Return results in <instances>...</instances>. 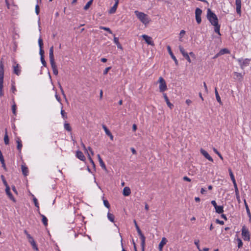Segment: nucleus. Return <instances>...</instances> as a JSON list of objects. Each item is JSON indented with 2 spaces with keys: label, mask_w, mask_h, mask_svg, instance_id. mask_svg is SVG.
<instances>
[{
  "label": "nucleus",
  "mask_w": 251,
  "mask_h": 251,
  "mask_svg": "<svg viewBox=\"0 0 251 251\" xmlns=\"http://www.w3.org/2000/svg\"><path fill=\"white\" fill-rule=\"evenodd\" d=\"M49 58L51 67L52 69L53 74L54 75H57L58 74V72L54 61L53 46L51 47L49 50Z\"/></svg>",
  "instance_id": "1"
},
{
  "label": "nucleus",
  "mask_w": 251,
  "mask_h": 251,
  "mask_svg": "<svg viewBox=\"0 0 251 251\" xmlns=\"http://www.w3.org/2000/svg\"><path fill=\"white\" fill-rule=\"evenodd\" d=\"M134 13L138 19L145 25L150 23L151 20L148 15L137 10L135 11Z\"/></svg>",
  "instance_id": "2"
},
{
  "label": "nucleus",
  "mask_w": 251,
  "mask_h": 251,
  "mask_svg": "<svg viewBox=\"0 0 251 251\" xmlns=\"http://www.w3.org/2000/svg\"><path fill=\"white\" fill-rule=\"evenodd\" d=\"M3 59L1 58L0 63V97L3 96V83L4 77V65L2 62Z\"/></svg>",
  "instance_id": "3"
},
{
  "label": "nucleus",
  "mask_w": 251,
  "mask_h": 251,
  "mask_svg": "<svg viewBox=\"0 0 251 251\" xmlns=\"http://www.w3.org/2000/svg\"><path fill=\"white\" fill-rule=\"evenodd\" d=\"M207 18L213 25L218 24V19L216 15L209 8L207 9Z\"/></svg>",
  "instance_id": "4"
},
{
  "label": "nucleus",
  "mask_w": 251,
  "mask_h": 251,
  "mask_svg": "<svg viewBox=\"0 0 251 251\" xmlns=\"http://www.w3.org/2000/svg\"><path fill=\"white\" fill-rule=\"evenodd\" d=\"M134 223L135 224V226L136 227V229L137 231L138 234L139 236H140V238L141 240V246L142 247V251H144L145 246V240H146V237L144 235V234L142 233L140 228H139V226H138L137 222L136 220H134Z\"/></svg>",
  "instance_id": "5"
},
{
  "label": "nucleus",
  "mask_w": 251,
  "mask_h": 251,
  "mask_svg": "<svg viewBox=\"0 0 251 251\" xmlns=\"http://www.w3.org/2000/svg\"><path fill=\"white\" fill-rule=\"evenodd\" d=\"M158 82L159 83V90L161 92H163L167 89L166 83L162 77L159 78Z\"/></svg>",
  "instance_id": "6"
},
{
  "label": "nucleus",
  "mask_w": 251,
  "mask_h": 251,
  "mask_svg": "<svg viewBox=\"0 0 251 251\" xmlns=\"http://www.w3.org/2000/svg\"><path fill=\"white\" fill-rule=\"evenodd\" d=\"M242 235L243 239L245 241L250 240V234L248 229L244 226L242 229Z\"/></svg>",
  "instance_id": "7"
},
{
  "label": "nucleus",
  "mask_w": 251,
  "mask_h": 251,
  "mask_svg": "<svg viewBox=\"0 0 251 251\" xmlns=\"http://www.w3.org/2000/svg\"><path fill=\"white\" fill-rule=\"evenodd\" d=\"M202 13V10L199 8H197L195 10V17L197 23L200 24L201 22V15Z\"/></svg>",
  "instance_id": "8"
},
{
  "label": "nucleus",
  "mask_w": 251,
  "mask_h": 251,
  "mask_svg": "<svg viewBox=\"0 0 251 251\" xmlns=\"http://www.w3.org/2000/svg\"><path fill=\"white\" fill-rule=\"evenodd\" d=\"M238 62H239L241 68L243 69L245 67L249 65L250 61V59H245L244 60H242V59H238Z\"/></svg>",
  "instance_id": "9"
},
{
  "label": "nucleus",
  "mask_w": 251,
  "mask_h": 251,
  "mask_svg": "<svg viewBox=\"0 0 251 251\" xmlns=\"http://www.w3.org/2000/svg\"><path fill=\"white\" fill-rule=\"evenodd\" d=\"M28 240V242L31 245L33 249L35 251H38V248L36 244L35 241L33 239V237L30 235H28V237L27 238Z\"/></svg>",
  "instance_id": "10"
},
{
  "label": "nucleus",
  "mask_w": 251,
  "mask_h": 251,
  "mask_svg": "<svg viewBox=\"0 0 251 251\" xmlns=\"http://www.w3.org/2000/svg\"><path fill=\"white\" fill-rule=\"evenodd\" d=\"M142 37L148 45H150L152 46H154V44L153 41L152 40L151 37L145 34L143 35Z\"/></svg>",
  "instance_id": "11"
},
{
  "label": "nucleus",
  "mask_w": 251,
  "mask_h": 251,
  "mask_svg": "<svg viewBox=\"0 0 251 251\" xmlns=\"http://www.w3.org/2000/svg\"><path fill=\"white\" fill-rule=\"evenodd\" d=\"M201 153L209 161L213 162V158L210 156L208 153L204 150L201 149L200 150Z\"/></svg>",
  "instance_id": "12"
},
{
  "label": "nucleus",
  "mask_w": 251,
  "mask_h": 251,
  "mask_svg": "<svg viewBox=\"0 0 251 251\" xmlns=\"http://www.w3.org/2000/svg\"><path fill=\"white\" fill-rule=\"evenodd\" d=\"M167 49L168 52L170 54V55H171L172 58L175 61L176 65V66H177L178 65V61H177V59L176 58V56L174 55L173 52L172 51L171 48L170 46H168L167 47Z\"/></svg>",
  "instance_id": "13"
},
{
  "label": "nucleus",
  "mask_w": 251,
  "mask_h": 251,
  "mask_svg": "<svg viewBox=\"0 0 251 251\" xmlns=\"http://www.w3.org/2000/svg\"><path fill=\"white\" fill-rule=\"evenodd\" d=\"M167 239L165 237H163L162 238L161 241L158 246L159 251H162L163 246L167 243Z\"/></svg>",
  "instance_id": "14"
},
{
  "label": "nucleus",
  "mask_w": 251,
  "mask_h": 251,
  "mask_svg": "<svg viewBox=\"0 0 251 251\" xmlns=\"http://www.w3.org/2000/svg\"><path fill=\"white\" fill-rule=\"evenodd\" d=\"M236 4V12L238 14H241V0H235Z\"/></svg>",
  "instance_id": "15"
},
{
  "label": "nucleus",
  "mask_w": 251,
  "mask_h": 251,
  "mask_svg": "<svg viewBox=\"0 0 251 251\" xmlns=\"http://www.w3.org/2000/svg\"><path fill=\"white\" fill-rule=\"evenodd\" d=\"M5 192L10 200H12L14 201H15V200L13 196L12 195V193L10 192V187L9 186H7L6 187Z\"/></svg>",
  "instance_id": "16"
},
{
  "label": "nucleus",
  "mask_w": 251,
  "mask_h": 251,
  "mask_svg": "<svg viewBox=\"0 0 251 251\" xmlns=\"http://www.w3.org/2000/svg\"><path fill=\"white\" fill-rule=\"evenodd\" d=\"M16 143H17V148L19 151V152L21 153V150L23 147L22 141L19 137H17L16 140Z\"/></svg>",
  "instance_id": "17"
},
{
  "label": "nucleus",
  "mask_w": 251,
  "mask_h": 251,
  "mask_svg": "<svg viewBox=\"0 0 251 251\" xmlns=\"http://www.w3.org/2000/svg\"><path fill=\"white\" fill-rule=\"evenodd\" d=\"M22 171L24 176H27L28 174V168L25 166V164H22L21 166Z\"/></svg>",
  "instance_id": "18"
},
{
  "label": "nucleus",
  "mask_w": 251,
  "mask_h": 251,
  "mask_svg": "<svg viewBox=\"0 0 251 251\" xmlns=\"http://www.w3.org/2000/svg\"><path fill=\"white\" fill-rule=\"evenodd\" d=\"M76 156L80 160L84 161L85 160V157L83 152L81 151H77L76 152Z\"/></svg>",
  "instance_id": "19"
},
{
  "label": "nucleus",
  "mask_w": 251,
  "mask_h": 251,
  "mask_svg": "<svg viewBox=\"0 0 251 251\" xmlns=\"http://www.w3.org/2000/svg\"><path fill=\"white\" fill-rule=\"evenodd\" d=\"M163 97L165 100V101L166 102V103L167 104V105L168 106V107L170 108V109H172L174 107V105L173 104H172L170 101H169V100L166 95V94L165 93H163Z\"/></svg>",
  "instance_id": "20"
},
{
  "label": "nucleus",
  "mask_w": 251,
  "mask_h": 251,
  "mask_svg": "<svg viewBox=\"0 0 251 251\" xmlns=\"http://www.w3.org/2000/svg\"><path fill=\"white\" fill-rule=\"evenodd\" d=\"M39 214L40 215V216L42 217V222L43 224V225L46 226H48V219L46 218V217L43 214H42L40 213V211L38 212Z\"/></svg>",
  "instance_id": "21"
},
{
  "label": "nucleus",
  "mask_w": 251,
  "mask_h": 251,
  "mask_svg": "<svg viewBox=\"0 0 251 251\" xmlns=\"http://www.w3.org/2000/svg\"><path fill=\"white\" fill-rule=\"evenodd\" d=\"M21 69L19 68V65L17 64V65L13 67V72L15 74L17 75H19L21 74Z\"/></svg>",
  "instance_id": "22"
},
{
  "label": "nucleus",
  "mask_w": 251,
  "mask_h": 251,
  "mask_svg": "<svg viewBox=\"0 0 251 251\" xmlns=\"http://www.w3.org/2000/svg\"><path fill=\"white\" fill-rule=\"evenodd\" d=\"M131 193V191L128 187H125L123 189V195L125 196H128Z\"/></svg>",
  "instance_id": "23"
},
{
  "label": "nucleus",
  "mask_w": 251,
  "mask_h": 251,
  "mask_svg": "<svg viewBox=\"0 0 251 251\" xmlns=\"http://www.w3.org/2000/svg\"><path fill=\"white\" fill-rule=\"evenodd\" d=\"M97 156H98V159H99V163H100V166H101V167L104 169V170H106V166L104 163V162L103 161L102 159H101L100 156V154H98L97 155Z\"/></svg>",
  "instance_id": "24"
},
{
  "label": "nucleus",
  "mask_w": 251,
  "mask_h": 251,
  "mask_svg": "<svg viewBox=\"0 0 251 251\" xmlns=\"http://www.w3.org/2000/svg\"><path fill=\"white\" fill-rule=\"evenodd\" d=\"M228 172H229L230 177L231 179V180H232V181L233 182V185L237 184L236 182V180H235V177H234V176L233 174V173L232 172V170H231V169L230 168L228 169Z\"/></svg>",
  "instance_id": "25"
},
{
  "label": "nucleus",
  "mask_w": 251,
  "mask_h": 251,
  "mask_svg": "<svg viewBox=\"0 0 251 251\" xmlns=\"http://www.w3.org/2000/svg\"><path fill=\"white\" fill-rule=\"evenodd\" d=\"M215 93L216 96V99L217 100V101L221 104L222 105V102L221 100V98L218 94L217 89L216 88H215Z\"/></svg>",
  "instance_id": "26"
},
{
  "label": "nucleus",
  "mask_w": 251,
  "mask_h": 251,
  "mask_svg": "<svg viewBox=\"0 0 251 251\" xmlns=\"http://www.w3.org/2000/svg\"><path fill=\"white\" fill-rule=\"evenodd\" d=\"M216 212L218 214H222L224 212V207L223 206L217 205L215 208Z\"/></svg>",
  "instance_id": "27"
},
{
  "label": "nucleus",
  "mask_w": 251,
  "mask_h": 251,
  "mask_svg": "<svg viewBox=\"0 0 251 251\" xmlns=\"http://www.w3.org/2000/svg\"><path fill=\"white\" fill-rule=\"evenodd\" d=\"M214 26V31L218 34L219 35H221V33L220 32V25L218 24L213 25Z\"/></svg>",
  "instance_id": "28"
},
{
  "label": "nucleus",
  "mask_w": 251,
  "mask_h": 251,
  "mask_svg": "<svg viewBox=\"0 0 251 251\" xmlns=\"http://www.w3.org/2000/svg\"><path fill=\"white\" fill-rule=\"evenodd\" d=\"M244 203H245V207H246V211H247V213L248 216L250 218V220L251 221V212H250L249 206H248V204H247L245 200H244Z\"/></svg>",
  "instance_id": "29"
},
{
  "label": "nucleus",
  "mask_w": 251,
  "mask_h": 251,
  "mask_svg": "<svg viewBox=\"0 0 251 251\" xmlns=\"http://www.w3.org/2000/svg\"><path fill=\"white\" fill-rule=\"evenodd\" d=\"M118 5L116 4H114V5L109 9L108 12L109 14H114L115 13L117 8Z\"/></svg>",
  "instance_id": "30"
},
{
  "label": "nucleus",
  "mask_w": 251,
  "mask_h": 251,
  "mask_svg": "<svg viewBox=\"0 0 251 251\" xmlns=\"http://www.w3.org/2000/svg\"><path fill=\"white\" fill-rule=\"evenodd\" d=\"M107 218L110 222H113V223L114 222L115 216L113 214H112L110 212H108Z\"/></svg>",
  "instance_id": "31"
},
{
  "label": "nucleus",
  "mask_w": 251,
  "mask_h": 251,
  "mask_svg": "<svg viewBox=\"0 0 251 251\" xmlns=\"http://www.w3.org/2000/svg\"><path fill=\"white\" fill-rule=\"evenodd\" d=\"M4 142L5 145H8L9 143V138L7 135L6 129H5V133L4 137Z\"/></svg>",
  "instance_id": "32"
},
{
  "label": "nucleus",
  "mask_w": 251,
  "mask_h": 251,
  "mask_svg": "<svg viewBox=\"0 0 251 251\" xmlns=\"http://www.w3.org/2000/svg\"><path fill=\"white\" fill-rule=\"evenodd\" d=\"M229 50L227 49H223L219 51V54L221 55H223L224 54L229 53Z\"/></svg>",
  "instance_id": "33"
},
{
  "label": "nucleus",
  "mask_w": 251,
  "mask_h": 251,
  "mask_svg": "<svg viewBox=\"0 0 251 251\" xmlns=\"http://www.w3.org/2000/svg\"><path fill=\"white\" fill-rule=\"evenodd\" d=\"M64 128L67 130L68 131H72V128L70 126V125L69 123H65L64 124Z\"/></svg>",
  "instance_id": "34"
},
{
  "label": "nucleus",
  "mask_w": 251,
  "mask_h": 251,
  "mask_svg": "<svg viewBox=\"0 0 251 251\" xmlns=\"http://www.w3.org/2000/svg\"><path fill=\"white\" fill-rule=\"evenodd\" d=\"M234 185V187L235 189V195H236V198L237 199H239V193L238 189L237 187V185L235 184V185Z\"/></svg>",
  "instance_id": "35"
},
{
  "label": "nucleus",
  "mask_w": 251,
  "mask_h": 251,
  "mask_svg": "<svg viewBox=\"0 0 251 251\" xmlns=\"http://www.w3.org/2000/svg\"><path fill=\"white\" fill-rule=\"evenodd\" d=\"M93 0H89L84 7V9L87 10L92 4Z\"/></svg>",
  "instance_id": "36"
},
{
  "label": "nucleus",
  "mask_w": 251,
  "mask_h": 251,
  "mask_svg": "<svg viewBox=\"0 0 251 251\" xmlns=\"http://www.w3.org/2000/svg\"><path fill=\"white\" fill-rule=\"evenodd\" d=\"M179 50L180 51V52L181 53V54H182L183 56H184L185 55V54H186L187 53V52H186L184 50V49L181 46H179Z\"/></svg>",
  "instance_id": "37"
},
{
  "label": "nucleus",
  "mask_w": 251,
  "mask_h": 251,
  "mask_svg": "<svg viewBox=\"0 0 251 251\" xmlns=\"http://www.w3.org/2000/svg\"><path fill=\"white\" fill-rule=\"evenodd\" d=\"M33 202L34 203V204H35V206L37 207L38 209H37V211H38V212H39V203L38 202V201H37V199L34 197L33 199Z\"/></svg>",
  "instance_id": "38"
},
{
  "label": "nucleus",
  "mask_w": 251,
  "mask_h": 251,
  "mask_svg": "<svg viewBox=\"0 0 251 251\" xmlns=\"http://www.w3.org/2000/svg\"><path fill=\"white\" fill-rule=\"evenodd\" d=\"M213 151H214V152L215 153H216L218 156L219 157L222 159V160H223V157L222 156V155H221V154L217 151V150L216 149H215V148H214L213 149Z\"/></svg>",
  "instance_id": "39"
},
{
  "label": "nucleus",
  "mask_w": 251,
  "mask_h": 251,
  "mask_svg": "<svg viewBox=\"0 0 251 251\" xmlns=\"http://www.w3.org/2000/svg\"><path fill=\"white\" fill-rule=\"evenodd\" d=\"M61 114L62 118L64 119H66L67 118V116L66 113L65 112V111L62 108L61 110Z\"/></svg>",
  "instance_id": "40"
},
{
  "label": "nucleus",
  "mask_w": 251,
  "mask_h": 251,
  "mask_svg": "<svg viewBox=\"0 0 251 251\" xmlns=\"http://www.w3.org/2000/svg\"><path fill=\"white\" fill-rule=\"evenodd\" d=\"M100 29H103L105 31H108L109 33L110 34H112V31L111 30V29L108 28V27H104V26H100Z\"/></svg>",
  "instance_id": "41"
},
{
  "label": "nucleus",
  "mask_w": 251,
  "mask_h": 251,
  "mask_svg": "<svg viewBox=\"0 0 251 251\" xmlns=\"http://www.w3.org/2000/svg\"><path fill=\"white\" fill-rule=\"evenodd\" d=\"M38 44H39L40 48H43V40L41 38H39V39H38Z\"/></svg>",
  "instance_id": "42"
},
{
  "label": "nucleus",
  "mask_w": 251,
  "mask_h": 251,
  "mask_svg": "<svg viewBox=\"0 0 251 251\" xmlns=\"http://www.w3.org/2000/svg\"><path fill=\"white\" fill-rule=\"evenodd\" d=\"M0 177L1 178V180H2L4 185H5V186L6 187V186H8V184H7V182H6L5 179V177H4V176L3 175H1L0 176Z\"/></svg>",
  "instance_id": "43"
},
{
  "label": "nucleus",
  "mask_w": 251,
  "mask_h": 251,
  "mask_svg": "<svg viewBox=\"0 0 251 251\" xmlns=\"http://www.w3.org/2000/svg\"><path fill=\"white\" fill-rule=\"evenodd\" d=\"M237 242H238V248H240L243 246V242L241 239L238 238L237 239Z\"/></svg>",
  "instance_id": "44"
},
{
  "label": "nucleus",
  "mask_w": 251,
  "mask_h": 251,
  "mask_svg": "<svg viewBox=\"0 0 251 251\" xmlns=\"http://www.w3.org/2000/svg\"><path fill=\"white\" fill-rule=\"evenodd\" d=\"M103 128L104 129L105 132L107 135L109 134L111 132L109 131V130L106 127V126L105 125H103L102 126Z\"/></svg>",
  "instance_id": "45"
},
{
  "label": "nucleus",
  "mask_w": 251,
  "mask_h": 251,
  "mask_svg": "<svg viewBox=\"0 0 251 251\" xmlns=\"http://www.w3.org/2000/svg\"><path fill=\"white\" fill-rule=\"evenodd\" d=\"M103 204H104V206H105L106 207H107V208H110V204H109V202L108 201H107V200H103Z\"/></svg>",
  "instance_id": "46"
},
{
  "label": "nucleus",
  "mask_w": 251,
  "mask_h": 251,
  "mask_svg": "<svg viewBox=\"0 0 251 251\" xmlns=\"http://www.w3.org/2000/svg\"><path fill=\"white\" fill-rule=\"evenodd\" d=\"M59 88L60 89V91H61V94L63 96V97L66 98V95L65 94V93H64V91L61 85V84L60 83H59Z\"/></svg>",
  "instance_id": "47"
},
{
  "label": "nucleus",
  "mask_w": 251,
  "mask_h": 251,
  "mask_svg": "<svg viewBox=\"0 0 251 251\" xmlns=\"http://www.w3.org/2000/svg\"><path fill=\"white\" fill-rule=\"evenodd\" d=\"M41 61L42 62V64L44 67H46L47 66V63L44 59V57H41Z\"/></svg>",
  "instance_id": "48"
},
{
  "label": "nucleus",
  "mask_w": 251,
  "mask_h": 251,
  "mask_svg": "<svg viewBox=\"0 0 251 251\" xmlns=\"http://www.w3.org/2000/svg\"><path fill=\"white\" fill-rule=\"evenodd\" d=\"M111 69V67H107L105 69V70H104L103 71V74L104 75H106L108 71Z\"/></svg>",
  "instance_id": "49"
},
{
  "label": "nucleus",
  "mask_w": 251,
  "mask_h": 251,
  "mask_svg": "<svg viewBox=\"0 0 251 251\" xmlns=\"http://www.w3.org/2000/svg\"><path fill=\"white\" fill-rule=\"evenodd\" d=\"M11 91L13 93H14L16 91V89L14 85V83H13L12 84Z\"/></svg>",
  "instance_id": "50"
},
{
  "label": "nucleus",
  "mask_w": 251,
  "mask_h": 251,
  "mask_svg": "<svg viewBox=\"0 0 251 251\" xmlns=\"http://www.w3.org/2000/svg\"><path fill=\"white\" fill-rule=\"evenodd\" d=\"M189 63L191 62V59L188 53L183 56Z\"/></svg>",
  "instance_id": "51"
},
{
  "label": "nucleus",
  "mask_w": 251,
  "mask_h": 251,
  "mask_svg": "<svg viewBox=\"0 0 251 251\" xmlns=\"http://www.w3.org/2000/svg\"><path fill=\"white\" fill-rule=\"evenodd\" d=\"M16 105L15 104H14L12 106V113L14 114V115H16Z\"/></svg>",
  "instance_id": "52"
},
{
  "label": "nucleus",
  "mask_w": 251,
  "mask_h": 251,
  "mask_svg": "<svg viewBox=\"0 0 251 251\" xmlns=\"http://www.w3.org/2000/svg\"><path fill=\"white\" fill-rule=\"evenodd\" d=\"M39 53L41 57H44V50H43V48H40Z\"/></svg>",
  "instance_id": "53"
},
{
  "label": "nucleus",
  "mask_w": 251,
  "mask_h": 251,
  "mask_svg": "<svg viewBox=\"0 0 251 251\" xmlns=\"http://www.w3.org/2000/svg\"><path fill=\"white\" fill-rule=\"evenodd\" d=\"M35 12L37 15H38L39 14L40 11H39V6L38 4H37L35 6Z\"/></svg>",
  "instance_id": "54"
},
{
  "label": "nucleus",
  "mask_w": 251,
  "mask_h": 251,
  "mask_svg": "<svg viewBox=\"0 0 251 251\" xmlns=\"http://www.w3.org/2000/svg\"><path fill=\"white\" fill-rule=\"evenodd\" d=\"M234 74L237 78H242V75L240 73L235 72Z\"/></svg>",
  "instance_id": "55"
},
{
  "label": "nucleus",
  "mask_w": 251,
  "mask_h": 251,
  "mask_svg": "<svg viewBox=\"0 0 251 251\" xmlns=\"http://www.w3.org/2000/svg\"><path fill=\"white\" fill-rule=\"evenodd\" d=\"M216 223L219 224L221 225H223L224 224V222L223 221H220L219 219H216Z\"/></svg>",
  "instance_id": "56"
},
{
  "label": "nucleus",
  "mask_w": 251,
  "mask_h": 251,
  "mask_svg": "<svg viewBox=\"0 0 251 251\" xmlns=\"http://www.w3.org/2000/svg\"><path fill=\"white\" fill-rule=\"evenodd\" d=\"M183 179L184 181H188V182H190L191 181V179L190 178H189L188 177H187V176H184L183 177Z\"/></svg>",
  "instance_id": "57"
},
{
  "label": "nucleus",
  "mask_w": 251,
  "mask_h": 251,
  "mask_svg": "<svg viewBox=\"0 0 251 251\" xmlns=\"http://www.w3.org/2000/svg\"><path fill=\"white\" fill-rule=\"evenodd\" d=\"M88 155L89 156V159L90 161V162L91 163V164L93 165V166L94 167L95 166V163H94V162L93 161V160H92V159L91 158V157L90 156V155L89 153H88Z\"/></svg>",
  "instance_id": "58"
},
{
  "label": "nucleus",
  "mask_w": 251,
  "mask_h": 251,
  "mask_svg": "<svg viewBox=\"0 0 251 251\" xmlns=\"http://www.w3.org/2000/svg\"><path fill=\"white\" fill-rule=\"evenodd\" d=\"M114 42L116 44H119V39L117 37H114Z\"/></svg>",
  "instance_id": "59"
},
{
  "label": "nucleus",
  "mask_w": 251,
  "mask_h": 251,
  "mask_svg": "<svg viewBox=\"0 0 251 251\" xmlns=\"http://www.w3.org/2000/svg\"><path fill=\"white\" fill-rule=\"evenodd\" d=\"M194 244L197 246L198 249H199V240H195L194 241Z\"/></svg>",
  "instance_id": "60"
},
{
  "label": "nucleus",
  "mask_w": 251,
  "mask_h": 251,
  "mask_svg": "<svg viewBox=\"0 0 251 251\" xmlns=\"http://www.w3.org/2000/svg\"><path fill=\"white\" fill-rule=\"evenodd\" d=\"M88 151H90V152L91 153V154L93 155H94V152L92 149V148L90 147H89L87 149V152H88Z\"/></svg>",
  "instance_id": "61"
},
{
  "label": "nucleus",
  "mask_w": 251,
  "mask_h": 251,
  "mask_svg": "<svg viewBox=\"0 0 251 251\" xmlns=\"http://www.w3.org/2000/svg\"><path fill=\"white\" fill-rule=\"evenodd\" d=\"M211 203L212 204V205L214 207V208H215L217 206V204L215 201H212Z\"/></svg>",
  "instance_id": "62"
},
{
  "label": "nucleus",
  "mask_w": 251,
  "mask_h": 251,
  "mask_svg": "<svg viewBox=\"0 0 251 251\" xmlns=\"http://www.w3.org/2000/svg\"><path fill=\"white\" fill-rule=\"evenodd\" d=\"M1 164H2V167L3 168V169L5 170H6V165H5V164L4 163V161H3V162H0Z\"/></svg>",
  "instance_id": "63"
},
{
  "label": "nucleus",
  "mask_w": 251,
  "mask_h": 251,
  "mask_svg": "<svg viewBox=\"0 0 251 251\" xmlns=\"http://www.w3.org/2000/svg\"><path fill=\"white\" fill-rule=\"evenodd\" d=\"M205 192H206V190H205V189L204 188H201V194H205Z\"/></svg>",
  "instance_id": "64"
}]
</instances>
